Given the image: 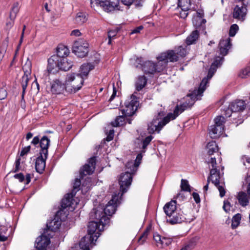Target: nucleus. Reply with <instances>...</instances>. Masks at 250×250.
I'll list each match as a JSON object with an SVG mask.
<instances>
[{
    "instance_id": "37998d69",
    "label": "nucleus",
    "mask_w": 250,
    "mask_h": 250,
    "mask_svg": "<svg viewBox=\"0 0 250 250\" xmlns=\"http://www.w3.org/2000/svg\"><path fill=\"white\" fill-rule=\"evenodd\" d=\"M180 187L181 190L184 191L190 192V187L188 184V182L187 180L182 179Z\"/></svg>"
},
{
    "instance_id": "a878e982",
    "label": "nucleus",
    "mask_w": 250,
    "mask_h": 250,
    "mask_svg": "<svg viewBox=\"0 0 250 250\" xmlns=\"http://www.w3.org/2000/svg\"><path fill=\"white\" fill-rule=\"evenodd\" d=\"M209 134L212 139L218 138L223 133L224 129L221 126L211 125L209 129Z\"/></svg>"
},
{
    "instance_id": "4d7b16f0",
    "label": "nucleus",
    "mask_w": 250,
    "mask_h": 250,
    "mask_svg": "<svg viewBox=\"0 0 250 250\" xmlns=\"http://www.w3.org/2000/svg\"><path fill=\"white\" fill-rule=\"evenodd\" d=\"M247 186V191L248 196L250 198V175L248 176L245 180Z\"/></svg>"
},
{
    "instance_id": "393cba45",
    "label": "nucleus",
    "mask_w": 250,
    "mask_h": 250,
    "mask_svg": "<svg viewBox=\"0 0 250 250\" xmlns=\"http://www.w3.org/2000/svg\"><path fill=\"white\" fill-rule=\"evenodd\" d=\"M94 68V66L91 63H83L80 67L79 73L78 74L84 79L86 78L90 71L93 69Z\"/></svg>"
},
{
    "instance_id": "dca6fc26",
    "label": "nucleus",
    "mask_w": 250,
    "mask_h": 250,
    "mask_svg": "<svg viewBox=\"0 0 250 250\" xmlns=\"http://www.w3.org/2000/svg\"><path fill=\"white\" fill-rule=\"evenodd\" d=\"M186 218L180 208H178L172 214L167 217V221L171 225L181 223Z\"/></svg>"
},
{
    "instance_id": "bb28decb",
    "label": "nucleus",
    "mask_w": 250,
    "mask_h": 250,
    "mask_svg": "<svg viewBox=\"0 0 250 250\" xmlns=\"http://www.w3.org/2000/svg\"><path fill=\"white\" fill-rule=\"evenodd\" d=\"M142 159V155L141 153L138 154L136 157L135 162H128L126 164V167L127 169H130L131 171L135 172L137 170V167L140 165Z\"/></svg>"
},
{
    "instance_id": "c03bdc74",
    "label": "nucleus",
    "mask_w": 250,
    "mask_h": 250,
    "mask_svg": "<svg viewBox=\"0 0 250 250\" xmlns=\"http://www.w3.org/2000/svg\"><path fill=\"white\" fill-rule=\"evenodd\" d=\"M175 50L176 52L177 55L179 56V58L180 57H184L187 53V49L182 46H180L178 48H175Z\"/></svg>"
},
{
    "instance_id": "4468645a",
    "label": "nucleus",
    "mask_w": 250,
    "mask_h": 250,
    "mask_svg": "<svg viewBox=\"0 0 250 250\" xmlns=\"http://www.w3.org/2000/svg\"><path fill=\"white\" fill-rule=\"evenodd\" d=\"M32 64L31 62L28 60L22 66V69L24 71V75L22 77L21 80V84L22 88V96L25 92V90L29 81V76L31 73Z\"/></svg>"
},
{
    "instance_id": "69168bd1",
    "label": "nucleus",
    "mask_w": 250,
    "mask_h": 250,
    "mask_svg": "<svg viewBox=\"0 0 250 250\" xmlns=\"http://www.w3.org/2000/svg\"><path fill=\"white\" fill-rule=\"evenodd\" d=\"M114 131L113 130H110L106 138V140L108 142L112 140L114 137Z\"/></svg>"
},
{
    "instance_id": "7ed1b4c3",
    "label": "nucleus",
    "mask_w": 250,
    "mask_h": 250,
    "mask_svg": "<svg viewBox=\"0 0 250 250\" xmlns=\"http://www.w3.org/2000/svg\"><path fill=\"white\" fill-rule=\"evenodd\" d=\"M84 78L78 73H69L67 74L65 83V91L69 93H75L82 87Z\"/></svg>"
},
{
    "instance_id": "a18cd8bd",
    "label": "nucleus",
    "mask_w": 250,
    "mask_h": 250,
    "mask_svg": "<svg viewBox=\"0 0 250 250\" xmlns=\"http://www.w3.org/2000/svg\"><path fill=\"white\" fill-rule=\"evenodd\" d=\"M225 123V118L224 117L222 116H217L214 119V123L215 124L213 125V126H221L224 129V124Z\"/></svg>"
},
{
    "instance_id": "864d4df0",
    "label": "nucleus",
    "mask_w": 250,
    "mask_h": 250,
    "mask_svg": "<svg viewBox=\"0 0 250 250\" xmlns=\"http://www.w3.org/2000/svg\"><path fill=\"white\" fill-rule=\"evenodd\" d=\"M208 164H210L212 167L211 168H218V167L217 166L216 159L214 157H211L208 161H207Z\"/></svg>"
},
{
    "instance_id": "603ef678",
    "label": "nucleus",
    "mask_w": 250,
    "mask_h": 250,
    "mask_svg": "<svg viewBox=\"0 0 250 250\" xmlns=\"http://www.w3.org/2000/svg\"><path fill=\"white\" fill-rule=\"evenodd\" d=\"M21 158L20 157L17 158L15 163V167L12 170L13 172H16L20 170L21 167Z\"/></svg>"
},
{
    "instance_id": "de8ad7c7",
    "label": "nucleus",
    "mask_w": 250,
    "mask_h": 250,
    "mask_svg": "<svg viewBox=\"0 0 250 250\" xmlns=\"http://www.w3.org/2000/svg\"><path fill=\"white\" fill-rule=\"evenodd\" d=\"M81 185V181L80 179L76 178L73 185V192H76L80 189V186Z\"/></svg>"
},
{
    "instance_id": "c9c22d12",
    "label": "nucleus",
    "mask_w": 250,
    "mask_h": 250,
    "mask_svg": "<svg viewBox=\"0 0 250 250\" xmlns=\"http://www.w3.org/2000/svg\"><path fill=\"white\" fill-rule=\"evenodd\" d=\"M153 137L151 135L148 136L143 140L140 141L138 143L139 147L142 149V152H145L147 146L149 144L150 142L153 139Z\"/></svg>"
},
{
    "instance_id": "49530a36",
    "label": "nucleus",
    "mask_w": 250,
    "mask_h": 250,
    "mask_svg": "<svg viewBox=\"0 0 250 250\" xmlns=\"http://www.w3.org/2000/svg\"><path fill=\"white\" fill-rule=\"evenodd\" d=\"M250 76V66L247 67L242 70L239 76L242 78H246Z\"/></svg>"
},
{
    "instance_id": "ea45409f",
    "label": "nucleus",
    "mask_w": 250,
    "mask_h": 250,
    "mask_svg": "<svg viewBox=\"0 0 250 250\" xmlns=\"http://www.w3.org/2000/svg\"><path fill=\"white\" fill-rule=\"evenodd\" d=\"M19 10V3L15 2L13 4L10 13L9 18L10 19H15L17 14Z\"/></svg>"
},
{
    "instance_id": "f03ea898",
    "label": "nucleus",
    "mask_w": 250,
    "mask_h": 250,
    "mask_svg": "<svg viewBox=\"0 0 250 250\" xmlns=\"http://www.w3.org/2000/svg\"><path fill=\"white\" fill-rule=\"evenodd\" d=\"M90 217L91 219H95V220L91 221L89 222L87 228V231L90 236H84L81 240L79 247V249L78 250H82L80 244L83 239L85 238L84 244H85V247L87 250H89V244L92 243L94 240H97L99 236L98 231L101 229L100 228V226H102V229L103 228L106 224L109 223V218L104 216V215L101 216L100 211H95L94 209L90 213Z\"/></svg>"
},
{
    "instance_id": "20e7f679",
    "label": "nucleus",
    "mask_w": 250,
    "mask_h": 250,
    "mask_svg": "<svg viewBox=\"0 0 250 250\" xmlns=\"http://www.w3.org/2000/svg\"><path fill=\"white\" fill-rule=\"evenodd\" d=\"M208 182L211 181L218 188L220 196L223 197L226 193L225 183L221 178V174L218 168H211L210 170V175L208 178Z\"/></svg>"
},
{
    "instance_id": "79ce46f5",
    "label": "nucleus",
    "mask_w": 250,
    "mask_h": 250,
    "mask_svg": "<svg viewBox=\"0 0 250 250\" xmlns=\"http://www.w3.org/2000/svg\"><path fill=\"white\" fill-rule=\"evenodd\" d=\"M7 228L2 227L0 228V241L4 242L7 240L8 235L7 234Z\"/></svg>"
},
{
    "instance_id": "6e6d98bb",
    "label": "nucleus",
    "mask_w": 250,
    "mask_h": 250,
    "mask_svg": "<svg viewBox=\"0 0 250 250\" xmlns=\"http://www.w3.org/2000/svg\"><path fill=\"white\" fill-rule=\"evenodd\" d=\"M7 96V93L5 88H0V101L4 99Z\"/></svg>"
},
{
    "instance_id": "4be33fe9",
    "label": "nucleus",
    "mask_w": 250,
    "mask_h": 250,
    "mask_svg": "<svg viewBox=\"0 0 250 250\" xmlns=\"http://www.w3.org/2000/svg\"><path fill=\"white\" fill-rule=\"evenodd\" d=\"M161 58L163 59H166L167 62L168 61L170 62H176L179 59L175 49L169 50L161 53Z\"/></svg>"
},
{
    "instance_id": "13d9d810",
    "label": "nucleus",
    "mask_w": 250,
    "mask_h": 250,
    "mask_svg": "<svg viewBox=\"0 0 250 250\" xmlns=\"http://www.w3.org/2000/svg\"><path fill=\"white\" fill-rule=\"evenodd\" d=\"M153 239L154 241L156 242L158 246L161 245V243L162 241V237L157 233H155L153 235Z\"/></svg>"
},
{
    "instance_id": "5fc2aeb1",
    "label": "nucleus",
    "mask_w": 250,
    "mask_h": 250,
    "mask_svg": "<svg viewBox=\"0 0 250 250\" xmlns=\"http://www.w3.org/2000/svg\"><path fill=\"white\" fill-rule=\"evenodd\" d=\"M102 2L103 1L101 0H91V7L95 8L96 6H100L102 8Z\"/></svg>"
},
{
    "instance_id": "72a5a7b5",
    "label": "nucleus",
    "mask_w": 250,
    "mask_h": 250,
    "mask_svg": "<svg viewBox=\"0 0 250 250\" xmlns=\"http://www.w3.org/2000/svg\"><path fill=\"white\" fill-rule=\"evenodd\" d=\"M87 20V17L86 13L79 12L75 17V22L78 25H81L85 23Z\"/></svg>"
},
{
    "instance_id": "bf43d9fd",
    "label": "nucleus",
    "mask_w": 250,
    "mask_h": 250,
    "mask_svg": "<svg viewBox=\"0 0 250 250\" xmlns=\"http://www.w3.org/2000/svg\"><path fill=\"white\" fill-rule=\"evenodd\" d=\"M183 191H184L181 190V191L177 194L176 200L181 202L185 199L186 197Z\"/></svg>"
},
{
    "instance_id": "774afa93",
    "label": "nucleus",
    "mask_w": 250,
    "mask_h": 250,
    "mask_svg": "<svg viewBox=\"0 0 250 250\" xmlns=\"http://www.w3.org/2000/svg\"><path fill=\"white\" fill-rule=\"evenodd\" d=\"M90 179L89 178H87L85 179V182H83L82 184V187H86V189H88L89 188H90L91 184H90Z\"/></svg>"
},
{
    "instance_id": "f8f14e48",
    "label": "nucleus",
    "mask_w": 250,
    "mask_h": 250,
    "mask_svg": "<svg viewBox=\"0 0 250 250\" xmlns=\"http://www.w3.org/2000/svg\"><path fill=\"white\" fill-rule=\"evenodd\" d=\"M246 104L244 101L238 100L231 103L228 109L225 111V115L229 117L232 112H237L245 109Z\"/></svg>"
},
{
    "instance_id": "39448f33",
    "label": "nucleus",
    "mask_w": 250,
    "mask_h": 250,
    "mask_svg": "<svg viewBox=\"0 0 250 250\" xmlns=\"http://www.w3.org/2000/svg\"><path fill=\"white\" fill-rule=\"evenodd\" d=\"M69 53V50L67 47L63 45H59L57 50V55H54L48 59V71L51 73L56 67L55 62L59 61L62 58H66L65 56H68Z\"/></svg>"
},
{
    "instance_id": "ddd939ff",
    "label": "nucleus",
    "mask_w": 250,
    "mask_h": 250,
    "mask_svg": "<svg viewBox=\"0 0 250 250\" xmlns=\"http://www.w3.org/2000/svg\"><path fill=\"white\" fill-rule=\"evenodd\" d=\"M62 211V210H60L57 212L53 219L47 224V229H45V231H48V232L54 235V232L57 230L61 225L62 219L60 216Z\"/></svg>"
},
{
    "instance_id": "4c0bfd02",
    "label": "nucleus",
    "mask_w": 250,
    "mask_h": 250,
    "mask_svg": "<svg viewBox=\"0 0 250 250\" xmlns=\"http://www.w3.org/2000/svg\"><path fill=\"white\" fill-rule=\"evenodd\" d=\"M178 5L182 11H188L190 7V0H178Z\"/></svg>"
},
{
    "instance_id": "6ab92c4d",
    "label": "nucleus",
    "mask_w": 250,
    "mask_h": 250,
    "mask_svg": "<svg viewBox=\"0 0 250 250\" xmlns=\"http://www.w3.org/2000/svg\"><path fill=\"white\" fill-rule=\"evenodd\" d=\"M65 90V83H62L58 79L54 80L51 83L50 91L54 94L63 93Z\"/></svg>"
},
{
    "instance_id": "f3484780",
    "label": "nucleus",
    "mask_w": 250,
    "mask_h": 250,
    "mask_svg": "<svg viewBox=\"0 0 250 250\" xmlns=\"http://www.w3.org/2000/svg\"><path fill=\"white\" fill-rule=\"evenodd\" d=\"M102 8L106 12L110 13L120 10L119 0H105L102 2Z\"/></svg>"
},
{
    "instance_id": "a19ab883",
    "label": "nucleus",
    "mask_w": 250,
    "mask_h": 250,
    "mask_svg": "<svg viewBox=\"0 0 250 250\" xmlns=\"http://www.w3.org/2000/svg\"><path fill=\"white\" fill-rule=\"evenodd\" d=\"M241 219V215L239 213L235 214L232 219L231 227L232 229L236 228L240 224Z\"/></svg>"
},
{
    "instance_id": "1a4fd4ad",
    "label": "nucleus",
    "mask_w": 250,
    "mask_h": 250,
    "mask_svg": "<svg viewBox=\"0 0 250 250\" xmlns=\"http://www.w3.org/2000/svg\"><path fill=\"white\" fill-rule=\"evenodd\" d=\"M124 173H122L119 179V184L120 185V190L122 194L126 192L131 184L132 180V174L135 172L131 171L130 169Z\"/></svg>"
},
{
    "instance_id": "e433bc0d",
    "label": "nucleus",
    "mask_w": 250,
    "mask_h": 250,
    "mask_svg": "<svg viewBox=\"0 0 250 250\" xmlns=\"http://www.w3.org/2000/svg\"><path fill=\"white\" fill-rule=\"evenodd\" d=\"M199 37L198 31L196 30L193 31L187 38L186 42L188 45L194 43Z\"/></svg>"
},
{
    "instance_id": "6e6552de",
    "label": "nucleus",
    "mask_w": 250,
    "mask_h": 250,
    "mask_svg": "<svg viewBox=\"0 0 250 250\" xmlns=\"http://www.w3.org/2000/svg\"><path fill=\"white\" fill-rule=\"evenodd\" d=\"M88 47L87 42L83 39H80L74 43L72 50L78 57L83 58L87 54Z\"/></svg>"
},
{
    "instance_id": "338daca9",
    "label": "nucleus",
    "mask_w": 250,
    "mask_h": 250,
    "mask_svg": "<svg viewBox=\"0 0 250 250\" xmlns=\"http://www.w3.org/2000/svg\"><path fill=\"white\" fill-rule=\"evenodd\" d=\"M192 196H193V198L195 202L197 204L199 203L200 202V196H199V195L197 193L193 192Z\"/></svg>"
},
{
    "instance_id": "9b49d317",
    "label": "nucleus",
    "mask_w": 250,
    "mask_h": 250,
    "mask_svg": "<svg viewBox=\"0 0 250 250\" xmlns=\"http://www.w3.org/2000/svg\"><path fill=\"white\" fill-rule=\"evenodd\" d=\"M53 236L50 233L48 232V231L44 230L43 233L36 239L35 242L36 248L38 250L45 249L50 243V239Z\"/></svg>"
},
{
    "instance_id": "0eeeda50",
    "label": "nucleus",
    "mask_w": 250,
    "mask_h": 250,
    "mask_svg": "<svg viewBox=\"0 0 250 250\" xmlns=\"http://www.w3.org/2000/svg\"><path fill=\"white\" fill-rule=\"evenodd\" d=\"M119 203V193L118 195L115 194L112 196V199L108 202L107 204L103 210L94 208L95 211H100L101 216L103 215L105 216H111L114 214L116 210L117 205Z\"/></svg>"
},
{
    "instance_id": "f704fd0d",
    "label": "nucleus",
    "mask_w": 250,
    "mask_h": 250,
    "mask_svg": "<svg viewBox=\"0 0 250 250\" xmlns=\"http://www.w3.org/2000/svg\"><path fill=\"white\" fill-rule=\"evenodd\" d=\"M218 150V146L215 141H212L209 142L207 145L206 151L207 153L209 155L217 152Z\"/></svg>"
},
{
    "instance_id": "b1692460",
    "label": "nucleus",
    "mask_w": 250,
    "mask_h": 250,
    "mask_svg": "<svg viewBox=\"0 0 250 250\" xmlns=\"http://www.w3.org/2000/svg\"><path fill=\"white\" fill-rule=\"evenodd\" d=\"M50 140L46 136H43L41 139L40 146L41 148V150L40 152V154H42L45 156L48 155V148L50 145Z\"/></svg>"
},
{
    "instance_id": "0e129e2a",
    "label": "nucleus",
    "mask_w": 250,
    "mask_h": 250,
    "mask_svg": "<svg viewBox=\"0 0 250 250\" xmlns=\"http://www.w3.org/2000/svg\"><path fill=\"white\" fill-rule=\"evenodd\" d=\"M15 19H10L6 23V27L7 29H11L14 25Z\"/></svg>"
},
{
    "instance_id": "a211bd4d",
    "label": "nucleus",
    "mask_w": 250,
    "mask_h": 250,
    "mask_svg": "<svg viewBox=\"0 0 250 250\" xmlns=\"http://www.w3.org/2000/svg\"><path fill=\"white\" fill-rule=\"evenodd\" d=\"M73 197L72 193L67 194L62 200L61 208L63 209L67 208H68L70 210L74 209L77 202L75 201Z\"/></svg>"
},
{
    "instance_id": "412c9836",
    "label": "nucleus",
    "mask_w": 250,
    "mask_h": 250,
    "mask_svg": "<svg viewBox=\"0 0 250 250\" xmlns=\"http://www.w3.org/2000/svg\"><path fill=\"white\" fill-rule=\"evenodd\" d=\"M56 62V68L64 71H67L71 68L73 65L72 61L68 60L67 58H62L59 61Z\"/></svg>"
},
{
    "instance_id": "f257e3e1",
    "label": "nucleus",
    "mask_w": 250,
    "mask_h": 250,
    "mask_svg": "<svg viewBox=\"0 0 250 250\" xmlns=\"http://www.w3.org/2000/svg\"><path fill=\"white\" fill-rule=\"evenodd\" d=\"M230 39L227 38L226 40H221L219 42V47L220 54L222 57H216L211 65L207 77L204 78L200 83L198 88L193 91H190L185 99V102L179 105H177L173 113H170L162 119L164 116L158 114L160 117H156L148 125L147 130L149 133H153L155 131L159 132L162 128L170 120L175 119L180 114L188 108H190L197 100H201L203 93L208 86L209 81L211 79L216 71L217 67L220 66L223 61V56L228 54L229 49L230 48Z\"/></svg>"
},
{
    "instance_id": "9d476101",
    "label": "nucleus",
    "mask_w": 250,
    "mask_h": 250,
    "mask_svg": "<svg viewBox=\"0 0 250 250\" xmlns=\"http://www.w3.org/2000/svg\"><path fill=\"white\" fill-rule=\"evenodd\" d=\"M243 3V5H236L233 9V18L241 21H244L246 17L247 9L246 6L250 4V0H239Z\"/></svg>"
},
{
    "instance_id": "7c9ffc66",
    "label": "nucleus",
    "mask_w": 250,
    "mask_h": 250,
    "mask_svg": "<svg viewBox=\"0 0 250 250\" xmlns=\"http://www.w3.org/2000/svg\"><path fill=\"white\" fill-rule=\"evenodd\" d=\"M158 59L159 60L158 62L155 63L156 72H162L166 68L167 62L166 61V59H163L161 58V54L158 57Z\"/></svg>"
},
{
    "instance_id": "09e8293b",
    "label": "nucleus",
    "mask_w": 250,
    "mask_h": 250,
    "mask_svg": "<svg viewBox=\"0 0 250 250\" xmlns=\"http://www.w3.org/2000/svg\"><path fill=\"white\" fill-rule=\"evenodd\" d=\"M238 29H239V27L237 24H232L230 26V29H229V36L234 37L235 35L236 32L238 31Z\"/></svg>"
},
{
    "instance_id": "052dcab7",
    "label": "nucleus",
    "mask_w": 250,
    "mask_h": 250,
    "mask_svg": "<svg viewBox=\"0 0 250 250\" xmlns=\"http://www.w3.org/2000/svg\"><path fill=\"white\" fill-rule=\"evenodd\" d=\"M31 147L30 146L23 147L20 153V156L22 157L24 155L27 154L30 151Z\"/></svg>"
},
{
    "instance_id": "5701e85b",
    "label": "nucleus",
    "mask_w": 250,
    "mask_h": 250,
    "mask_svg": "<svg viewBox=\"0 0 250 250\" xmlns=\"http://www.w3.org/2000/svg\"><path fill=\"white\" fill-rule=\"evenodd\" d=\"M178 208H179V207L177 206L176 201L171 200L164 206L163 209L165 213L167 215V217H168Z\"/></svg>"
},
{
    "instance_id": "8fccbe9b",
    "label": "nucleus",
    "mask_w": 250,
    "mask_h": 250,
    "mask_svg": "<svg viewBox=\"0 0 250 250\" xmlns=\"http://www.w3.org/2000/svg\"><path fill=\"white\" fill-rule=\"evenodd\" d=\"M171 241L172 239L171 238L163 237L160 246L161 247L167 246L171 244Z\"/></svg>"
},
{
    "instance_id": "423d86ee",
    "label": "nucleus",
    "mask_w": 250,
    "mask_h": 250,
    "mask_svg": "<svg viewBox=\"0 0 250 250\" xmlns=\"http://www.w3.org/2000/svg\"><path fill=\"white\" fill-rule=\"evenodd\" d=\"M134 93L130 97L128 101L125 103V108L122 109L124 115L131 116L134 114L139 105V102Z\"/></svg>"
},
{
    "instance_id": "3c124183",
    "label": "nucleus",
    "mask_w": 250,
    "mask_h": 250,
    "mask_svg": "<svg viewBox=\"0 0 250 250\" xmlns=\"http://www.w3.org/2000/svg\"><path fill=\"white\" fill-rule=\"evenodd\" d=\"M148 234V229H146L143 234L140 237L138 242L140 243V244H144V242L146 240V239L147 237Z\"/></svg>"
},
{
    "instance_id": "58836bf2",
    "label": "nucleus",
    "mask_w": 250,
    "mask_h": 250,
    "mask_svg": "<svg viewBox=\"0 0 250 250\" xmlns=\"http://www.w3.org/2000/svg\"><path fill=\"white\" fill-rule=\"evenodd\" d=\"M130 63L136 68L142 69L143 63L142 58H132L130 60Z\"/></svg>"
},
{
    "instance_id": "c756f323",
    "label": "nucleus",
    "mask_w": 250,
    "mask_h": 250,
    "mask_svg": "<svg viewBox=\"0 0 250 250\" xmlns=\"http://www.w3.org/2000/svg\"><path fill=\"white\" fill-rule=\"evenodd\" d=\"M147 79L145 76H139L136 78L135 82L136 89L140 91L146 84Z\"/></svg>"
},
{
    "instance_id": "680f3d73",
    "label": "nucleus",
    "mask_w": 250,
    "mask_h": 250,
    "mask_svg": "<svg viewBox=\"0 0 250 250\" xmlns=\"http://www.w3.org/2000/svg\"><path fill=\"white\" fill-rule=\"evenodd\" d=\"M14 178L16 179H18L20 182H23L25 179L23 174L21 173L15 174L14 175Z\"/></svg>"
},
{
    "instance_id": "2f4dec72",
    "label": "nucleus",
    "mask_w": 250,
    "mask_h": 250,
    "mask_svg": "<svg viewBox=\"0 0 250 250\" xmlns=\"http://www.w3.org/2000/svg\"><path fill=\"white\" fill-rule=\"evenodd\" d=\"M239 204L243 207H245L248 205L250 199L247 194L244 192H240L237 195V197Z\"/></svg>"
},
{
    "instance_id": "c85d7f7f",
    "label": "nucleus",
    "mask_w": 250,
    "mask_h": 250,
    "mask_svg": "<svg viewBox=\"0 0 250 250\" xmlns=\"http://www.w3.org/2000/svg\"><path fill=\"white\" fill-rule=\"evenodd\" d=\"M127 117V116L124 115L123 114H122V115L118 116L114 122H112V125L115 127L123 125L125 124V120L128 122V124H130L131 123V120L129 119H125V117Z\"/></svg>"
},
{
    "instance_id": "e2e57ef3",
    "label": "nucleus",
    "mask_w": 250,
    "mask_h": 250,
    "mask_svg": "<svg viewBox=\"0 0 250 250\" xmlns=\"http://www.w3.org/2000/svg\"><path fill=\"white\" fill-rule=\"evenodd\" d=\"M223 208L226 212H229L230 210V205L229 201H225L224 202Z\"/></svg>"
},
{
    "instance_id": "473e14b6",
    "label": "nucleus",
    "mask_w": 250,
    "mask_h": 250,
    "mask_svg": "<svg viewBox=\"0 0 250 250\" xmlns=\"http://www.w3.org/2000/svg\"><path fill=\"white\" fill-rule=\"evenodd\" d=\"M193 25L196 28H201L203 30L205 29V23L206 20L203 18L193 17L192 20Z\"/></svg>"
},
{
    "instance_id": "cd10ccee",
    "label": "nucleus",
    "mask_w": 250,
    "mask_h": 250,
    "mask_svg": "<svg viewBox=\"0 0 250 250\" xmlns=\"http://www.w3.org/2000/svg\"><path fill=\"white\" fill-rule=\"evenodd\" d=\"M142 70L146 74H152L156 72L155 63L150 61L146 62L143 63Z\"/></svg>"
},
{
    "instance_id": "aec40b11",
    "label": "nucleus",
    "mask_w": 250,
    "mask_h": 250,
    "mask_svg": "<svg viewBox=\"0 0 250 250\" xmlns=\"http://www.w3.org/2000/svg\"><path fill=\"white\" fill-rule=\"evenodd\" d=\"M36 161L35 168L36 171L39 173H42L44 170L45 167V161L47 159V155H44L42 154H40Z\"/></svg>"
},
{
    "instance_id": "2eb2a0df",
    "label": "nucleus",
    "mask_w": 250,
    "mask_h": 250,
    "mask_svg": "<svg viewBox=\"0 0 250 250\" xmlns=\"http://www.w3.org/2000/svg\"><path fill=\"white\" fill-rule=\"evenodd\" d=\"M95 165L96 158H90L88 160L87 164H85L81 169L80 172V178L83 179L84 176L92 174L95 169Z\"/></svg>"
}]
</instances>
